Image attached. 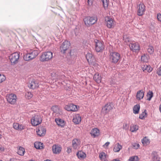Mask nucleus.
Returning <instances> with one entry per match:
<instances>
[{"instance_id": "nucleus-49", "label": "nucleus", "mask_w": 161, "mask_h": 161, "mask_svg": "<svg viewBox=\"0 0 161 161\" xmlns=\"http://www.w3.org/2000/svg\"><path fill=\"white\" fill-rule=\"evenodd\" d=\"M24 129V126L22 125H20L19 124V129L18 130H21Z\"/></svg>"}, {"instance_id": "nucleus-48", "label": "nucleus", "mask_w": 161, "mask_h": 161, "mask_svg": "<svg viewBox=\"0 0 161 161\" xmlns=\"http://www.w3.org/2000/svg\"><path fill=\"white\" fill-rule=\"evenodd\" d=\"M157 18L158 20L161 22V14L160 13L157 14Z\"/></svg>"}, {"instance_id": "nucleus-40", "label": "nucleus", "mask_w": 161, "mask_h": 161, "mask_svg": "<svg viewBox=\"0 0 161 161\" xmlns=\"http://www.w3.org/2000/svg\"><path fill=\"white\" fill-rule=\"evenodd\" d=\"M104 8L107 7L108 5V0H101Z\"/></svg>"}, {"instance_id": "nucleus-44", "label": "nucleus", "mask_w": 161, "mask_h": 161, "mask_svg": "<svg viewBox=\"0 0 161 161\" xmlns=\"http://www.w3.org/2000/svg\"><path fill=\"white\" fill-rule=\"evenodd\" d=\"M6 77L4 75L0 74V83L4 81Z\"/></svg>"}, {"instance_id": "nucleus-43", "label": "nucleus", "mask_w": 161, "mask_h": 161, "mask_svg": "<svg viewBox=\"0 0 161 161\" xmlns=\"http://www.w3.org/2000/svg\"><path fill=\"white\" fill-rule=\"evenodd\" d=\"M133 148L135 149H137L140 147V145L138 143H134L132 144Z\"/></svg>"}, {"instance_id": "nucleus-41", "label": "nucleus", "mask_w": 161, "mask_h": 161, "mask_svg": "<svg viewBox=\"0 0 161 161\" xmlns=\"http://www.w3.org/2000/svg\"><path fill=\"white\" fill-rule=\"evenodd\" d=\"M25 97L27 98L30 99L33 97V95L31 92H28L25 93Z\"/></svg>"}, {"instance_id": "nucleus-8", "label": "nucleus", "mask_w": 161, "mask_h": 161, "mask_svg": "<svg viewBox=\"0 0 161 161\" xmlns=\"http://www.w3.org/2000/svg\"><path fill=\"white\" fill-rule=\"evenodd\" d=\"M70 45V43L67 40H65L62 43L60 46V49L61 52L63 53H65L66 51L68 50Z\"/></svg>"}, {"instance_id": "nucleus-12", "label": "nucleus", "mask_w": 161, "mask_h": 161, "mask_svg": "<svg viewBox=\"0 0 161 161\" xmlns=\"http://www.w3.org/2000/svg\"><path fill=\"white\" fill-rule=\"evenodd\" d=\"M64 108L68 111H76L78 110L79 107L78 106L71 103L66 105Z\"/></svg>"}, {"instance_id": "nucleus-7", "label": "nucleus", "mask_w": 161, "mask_h": 161, "mask_svg": "<svg viewBox=\"0 0 161 161\" xmlns=\"http://www.w3.org/2000/svg\"><path fill=\"white\" fill-rule=\"evenodd\" d=\"M42 121L40 115H35L33 116L31 119V124L33 126H36L41 124Z\"/></svg>"}, {"instance_id": "nucleus-18", "label": "nucleus", "mask_w": 161, "mask_h": 161, "mask_svg": "<svg viewBox=\"0 0 161 161\" xmlns=\"http://www.w3.org/2000/svg\"><path fill=\"white\" fill-rule=\"evenodd\" d=\"M61 147L58 145H53L52 147V150L54 154H59L61 152Z\"/></svg>"}, {"instance_id": "nucleus-20", "label": "nucleus", "mask_w": 161, "mask_h": 161, "mask_svg": "<svg viewBox=\"0 0 161 161\" xmlns=\"http://www.w3.org/2000/svg\"><path fill=\"white\" fill-rule=\"evenodd\" d=\"M102 79L101 75L98 73H95L93 76V79L98 83L101 82Z\"/></svg>"}, {"instance_id": "nucleus-13", "label": "nucleus", "mask_w": 161, "mask_h": 161, "mask_svg": "<svg viewBox=\"0 0 161 161\" xmlns=\"http://www.w3.org/2000/svg\"><path fill=\"white\" fill-rule=\"evenodd\" d=\"M129 46L130 49L133 52H138L140 49L139 44L137 42L131 43L129 44Z\"/></svg>"}, {"instance_id": "nucleus-58", "label": "nucleus", "mask_w": 161, "mask_h": 161, "mask_svg": "<svg viewBox=\"0 0 161 161\" xmlns=\"http://www.w3.org/2000/svg\"><path fill=\"white\" fill-rule=\"evenodd\" d=\"M29 161H35L34 160H33L32 159H31L30 160H29Z\"/></svg>"}, {"instance_id": "nucleus-37", "label": "nucleus", "mask_w": 161, "mask_h": 161, "mask_svg": "<svg viewBox=\"0 0 161 161\" xmlns=\"http://www.w3.org/2000/svg\"><path fill=\"white\" fill-rule=\"evenodd\" d=\"M147 115V114L146 112V110H145L144 112H143L140 114L139 118L142 119H143L145 118V117H146Z\"/></svg>"}, {"instance_id": "nucleus-3", "label": "nucleus", "mask_w": 161, "mask_h": 161, "mask_svg": "<svg viewBox=\"0 0 161 161\" xmlns=\"http://www.w3.org/2000/svg\"><path fill=\"white\" fill-rule=\"evenodd\" d=\"M53 57V53L50 51H47L43 53L40 58L41 61L44 62L47 61L52 59Z\"/></svg>"}, {"instance_id": "nucleus-35", "label": "nucleus", "mask_w": 161, "mask_h": 161, "mask_svg": "<svg viewBox=\"0 0 161 161\" xmlns=\"http://www.w3.org/2000/svg\"><path fill=\"white\" fill-rule=\"evenodd\" d=\"M154 50L153 47L151 45H149L147 48V51L150 54H153L154 52Z\"/></svg>"}, {"instance_id": "nucleus-4", "label": "nucleus", "mask_w": 161, "mask_h": 161, "mask_svg": "<svg viewBox=\"0 0 161 161\" xmlns=\"http://www.w3.org/2000/svg\"><path fill=\"white\" fill-rule=\"evenodd\" d=\"M95 46V50L97 52H102L104 48L103 43L97 40L94 41Z\"/></svg>"}, {"instance_id": "nucleus-38", "label": "nucleus", "mask_w": 161, "mask_h": 161, "mask_svg": "<svg viewBox=\"0 0 161 161\" xmlns=\"http://www.w3.org/2000/svg\"><path fill=\"white\" fill-rule=\"evenodd\" d=\"M99 157L101 160H104L106 158V155L104 152L101 153L99 155Z\"/></svg>"}, {"instance_id": "nucleus-42", "label": "nucleus", "mask_w": 161, "mask_h": 161, "mask_svg": "<svg viewBox=\"0 0 161 161\" xmlns=\"http://www.w3.org/2000/svg\"><path fill=\"white\" fill-rule=\"evenodd\" d=\"M141 60L143 62H147L148 61L147 58L145 55H143L141 57Z\"/></svg>"}, {"instance_id": "nucleus-60", "label": "nucleus", "mask_w": 161, "mask_h": 161, "mask_svg": "<svg viewBox=\"0 0 161 161\" xmlns=\"http://www.w3.org/2000/svg\"><path fill=\"white\" fill-rule=\"evenodd\" d=\"M0 161H2V160H0Z\"/></svg>"}, {"instance_id": "nucleus-11", "label": "nucleus", "mask_w": 161, "mask_h": 161, "mask_svg": "<svg viewBox=\"0 0 161 161\" xmlns=\"http://www.w3.org/2000/svg\"><path fill=\"white\" fill-rule=\"evenodd\" d=\"M7 101L11 104H14L16 101L17 97L14 94L11 93L6 96Z\"/></svg>"}, {"instance_id": "nucleus-9", "label": "nucleus", "mask_w": 161, "mask_h": 161, "mask_svg": "<svg viewBox=\"0 0 161 161\" xmlns=\"http://www.w3.org/2000/svg\"><path fill=\"white\" fill-rule=\"evenodd\" d=\"M51 109L53 112V115L55 117H59L63 114L61 109L58 106L55 105L52 106Z\"/></svg>"}, {"instance_id": "nucleus-25", "label": "nucleus", "mask_w": 161, "mask_h": 161, "mask_svg": "<svg viewBox=\"0 0 161 161\" xmlns=\"http://www.w3.org/2000/svg\"><path fill=\"white\" fill-rule=\"evenodd\" d=\"M144 96V92L142 90H140L137 92L136 97L138 100H141L143 98Z\"/></svg>"}, {"instance_id": "nucleus-29", "label": "nucleus", "mask_w": 161, "mask_h": 161, "mask_svg": "<svg viewBox=\"0 0 161 161\" xmlns=\"http://www.w3.org/2000/svg\"><path fill=\"white\" fill-rule=\"evenodd\" d=\"M140 109V106L139 104H136L134 106L133 108V113L136 114L139 113Z\"/></svg>"}, {"instance_id": "nucleus-17", "label": "nucleus", "mask_w": 161, "mask_h": 161, "mask_svg": "<svg viewBox=\"0 0 161 161\" xmlns=\"http://www.w3.org/2000/svg\"><path fill=\"white\" fill-rule=\"evenodd\" d=\"M86 58L90 65H92L94 64V57L92 53H88L86 55Z\"/></svg>"}, {"instance_id": "nucleus-52", "label": "nucleus", "mask_w": 161, "mask_h": 161, "mask_svg": "<svg viewBox=\"0 0 161 161\" xmlns=\"http://www.w3.org/2000/svg\"><path fill=\"white\" fill-rule=\"evenodd\" d=\"M88 5H90L92 4V0H88Z\"/></svg>"}, {"instance_id": "nucleus-50", "label": "nucleus", "mask_w": 161, "mask_h": 161, "mask_svg": "<svg viewBox=\"0 0 161 161\" xmlns=\"http://www.w3.org/2000/svg\"><path fill=\"white\" fill-rule=\"evenodd\" d=\"M69 54L72 58H75V56H74L73 54H72V51L71 50L69 52Z\"/></svg>"}, {"instance_id": "nucleus-32", "label": "nucleus", "mask_w": 161, "mask_h": 161, "mask_svg": "<svg viewBox=\"0 0 161 161\" xmlns=\"http://www.w3.org/2000/svg\"><path fill=\"white\" fill-rule=\"evenodd\" d=\"M23 58L24 60L25 61H29L33 59L29 53L27 52L26 54L24 55Z\"/></svg>"}, {"instance_id": "nucleus-6", "label": "nucleus", "mask_w": 161, "mask_h": 161, "mask_svg": "<svg viewBox=\"0 0 161 161\" xmlns=\"http://www.w3.org/2000/svg\"><path fill=\"white\" fill-rule=\"evenodd\" d=\"M19 57V53L18 52H15L9 56V59L12 64H14L18 63Z\"/></svg>"}, {"instance_id": "nucleus-14", "label": "nucleus", "mask_w": 161, "mask_h": 161, "mask_svg": "<svg viewBox=\"0 0 161 161\" xmlns=\"http://www.w3.org/2000/svg\"><path fill=\"white\" fill-rule=\"evenodd\" d=\"M145 11V6L143 3H141L139 5L137 14L139 16H142L144 14Z\"/></svg>"}, {"instance_id": "nucleus-56", "label": "nucleus", "mask_w": 161, "mask_h": 161, "mask_svg": "<svg viewBox=\"0 0 161 161\" xmlns=\"http://www.w3.org/2000/svg\"><path fill=\"white\" fill-rule=\"evenodd\" d=\"M44 161H51V160H50L47 159L46 160H45Z\"/></svg>"}, {"instance_id": "nucleus-22", "label": "nucleus", "mask_w": 161, "mask_h": 161, "mask_svg": "<svg viewBox=\"0 0 161 161\" xmlns=\"http://www.w3.org/2000/svg\"><path fill=\"white\" fill-rule=\"evenodd\" d=\"M91 135L94 137L98 136L99 134V130L97 128L93 129L91 131Z\"/></svg>"}, {"instance_id": "nucleus-36", "label": "nucleus", "mask_w": 161, "mask_h": 161, "mask_svg": "<svg viewBox=\"0 0 161 161\" xmlns=\"http://www.w3.org/2000/svg\"><path fill=\"white\" fill-rule=\"evenodd\" d=\"M153 96V93L152 91H149V92L147 93V96L148 98L147 100L148 101H150L152 98Z\"/></svg>"}, {"instance_id": "nucleus-21", "label": "nucleus", "mask_w": 161, "mask_h": 161, "mask_svg": "<svg viewBox=\"0 0 161 161\" xmlns=\"http://www.w3.org/2000/svg\"><path fill=\"white\" fill-rule=\"evenodd\" d=\"M81 120V116L79 114L75 115L73 119V121L76 124H78L80 123Z\"/></svg>"}, {"instance_id": "nucleus-10", "label": "nucleus", "mask_w": 161, "mask_h": 161, "mask_svg": "<svg viewBox=\"0 0 161 161\" xmlns=\"http://www.w3.org/2000/svg\"><path fill=\"white\" fill-rule=\"evenodd\" d=\"M113 106L110 103H108L103 106L102 109L101 113L104 115L108 113L113 108Z\"/></svg>"}, {"instance_id": "nucleus-61", "label": "nucleus", "mask_w": 161, "mask_h": 161, "mask_svg": "<svg viewBox=\"0 0 161 161\" xmlns=\"http://www.w3.org/2000/svg\"><path fill=\"white\" fill-rule=\"evenodd\" d=\"M160 100H161V98H160Z\"/></svg>"}, {"instance_id": "nucleus-53", "label": "nucleus", "mask_w": 161, "mask_h": 161, "mask_svg": "<svg viewBox=\"0 0 161 161\" xmlns=\"http://www.w3.org/2000/svg\"><path fill=\"white\" fill-rule=\"evenodd\" d=\"M71 151V149L70 148L68 147L67 148V152L68 153H70Z\"/></svg>"}, {"instance_id": "nucleus-5", "label": "nucleus", "mask_w": 161, "mask_h": 161, "mask_svg": "<svg viewBox=\"0 0 161 161\" xmlns=\"http://www.w3.org/2000/svg\"><path fill=\"white\" fill-rule=\"evenodd\" d=\"M105 22L107 27L108 28H113L115 24V22L112 18L107 16L105 18Z\"/></svg>"}, {"instance_id": "nucleus-15", "label": "nucleus", "mask_w": 161, "mask_h": 161, "mask_svg": "<svg viewBox=\"0 0 161 161\" xmlns=\"http://www.w3.org/2000/svg\"><path fill=\"white\" fill-rule=\"evenodd\" d=\"M33 59L35 58L40 53V52L37 49H30L27 51Z\"/></svg>"}, {"instance_id": "nucleus-24", "label": "nucleus", "mask_w": 161, "mask_h": 161, "mask_svg": "<svg viewBox=\"0 0 161 161\" xmlns=\"http://www.w3.org/2000/svg\"><path fill=\"white\" fill-rule=\"evenodd\" d=\"M55 121L58 125L61 127H64L65 125V122L63 119L57 118L55 119Z\"/></svg>"}, {"instance_id": "nucleus-23", "label": "nucleus", "mask_w": 161, "mask_h": 161, "mask_svg": "<svg viewBox=\"0 0 161 161\" xmlns=\"http://www.w3.org/2000/svg\"><path fill=\"white\" fill-rule=\"evenodd\" d=\"M46 130L43 127L41 128L40 129H38L36 130V133L38 135L42 136L44 135L46 133Z\"/></svg>"}, {"instance_id": "nucleus-2", "label": "nucleus", "mask_w": 161, "mask_h": 161, "mask_svg": "<svg viewBox=\"0 0 161 161\" xmlns=\"http://www.w3.org/2000/svg\"><path fill=\"white\" fill-rule=\"evenodd\" d=\"M97 20V18L96 16L86 17L83 19L85 24L87 26H90L94 24Z\"/></svg>"}, {"instance_id": "nucleus-16", "label": "nucleus", "mask_w": 161, "mask_h": 161, "mask_svg": "<svg viewBox=\"0 0 161 161\" xmlns=\"http://www.w3.org/2000/svg\"><path fill=\"white\" fill-rule=\"evenodd\" d=\"M28 86L30 89H34L38 87V83L37 81L33 80L28 83Z\"/></svg>"}, {"instance_id": "nucleus-51", "label": "nucleus", "mask_w": 161, "mask_h": 161, "mask_svg": "<svg viewBox=\"0 0 161 161\" xmlns=\"http://www.w3.org/2000/svg\"><path fill=\"white\" fill-rule=\"evenodd\" d=\"M110 142H106L103 146V147H108L109 144Z\"/></svg>"}, {"instance_id": "nucleus-45", "label": "nucleus", "mask_w": 161, "mask_h": 161, "mask_svg": "<svg viewBox=\"0 0 161 161\" xmlns=\"http://www.w3.org/2000/svg\"><path fill=\"white\" fill-rule=\"evenodd\" d=\"M13 127L16 130H18L19 124L18 123H14L13 125Z\"/></svg>"}, {"instance_id": "nucleus-31", "label": "nucleus", "mask_w": 161, "mask_h": 161, "mask_svg": "<svg viewBox=\"0 0 161 161\" xmlns=\"http://www.w3.org/2000/svg\"><path fill=\"white\" fill-rule=\"evenodd\" d=\"M25 152V148L21 147H19L18 149L17 153L20 156H23Z\"/></svg>"}, {"instance_id": "nucleus-55", "label": "nucleus", "mask_w": 161, "mask_h": 161, "mask_svg": "<svg viewBox=\"0 0 161 161\" xmlns=\"http://www.w3.org/2000/svg\"><path fill=\"white\" fill-rule=\"evenodd\" d=\"M159 110L160 112L161 113V105H160L159 106Z\"/></svg>"}, {"instance_id": "nucleus-26", "label": "nucleus", "mask_w": 161, "mask_h": 161, "mask_svg": "<svg viewBox=\"0 0 161 161\" xmlns=\"http://www.w3.org/2000/svg\"><path fill=\"white\" fill-rule=\"evenodd\" d=\"M34 146L37 149H42L43 148V143L40 142H35L34 143Z\"/></svg>"}, {"instance_id": "nucleus-19", "label": "nucleus", "mask_w": 161, "mask_h": 161, "mask_svg": "<svg viewBox=\"0 0 161 161\" xmlns=\"http://www.w3.org/2000/svg\"><path fill=\"white\" fill-rule=\"evenodd\" d=\"M80 144V141L78 139H74L72 141V147L74 149H77Z\"/></svg>"}, {"instance_id": "nucleus-57", "label": "nucleus", "mask_w": 161, "mask_h": 161, "mask_svg": "<svg viewBox=\"0 0 161 161\" xmlns=\"http://www.w3.org/2000/svg\"><path fill=\"white\" fill-rule=\"evenodd\" d=\"M2 135L0 134V139L2 138Z\"/></svg>"}, {"instance_id": "nucleus-28", "label": "nucleus", "mask_w": 161, "mask_h": 161, "mask_svg": "<svg viewBox=\"0 0 161 161\" xmlns=\"http://www.w3.org/2000/svg\"><path fill=\"white\" fill-rule=\"evenodd\" d=\"M142 69L143 71H147L149 73L151 72L152 70L150 66L147 65H144V66L142 67Z\"/></svg>"}, {"instance_id": "nucleus-34", "label": "nucleus", "mask_w": 161, "mask_h": 161, "mask_svg": "<svg viewBox=\"0 0 161 161\" xmlns=\"http://www.w3.org/2000/svg\"><path fill=\"white\" fill-rule=\"evenodd\" d=\"M139 126L137 125H133L130 127V130L132 132H135L138 130Z\"/></svg>"}, {"instance_id": "nucleus-59", "label": "nucleus", "mask_w": 161, "mask_h": 161, "mask_svg": "<svg viewBox=\"0 0 161 161\" xmlns=\"http://www.w3.org/2000/svg\"><path fill=\"white\" fill-rule=\"evenodd\" d=\"M41 131H40V133H41Z\"/></svg>"}, {"instance_id": "nucleus-1", "label": "nucleus", "mask_w": 161, "mask_h": 161, "mask_svg": "<svg viewBox=\"0 0 161 161\" xmlns=\"http://www.w3.org/2000/svg\"><path fill=\"white\" fill-rule=\"evenodd\" d=\"M109 59L111 63L114 64L117 63L121 58L120 54L118 52H112L110 53Z\"/></svg>"}, {"instance_id": "nucleus-27", "label": "nucleus", "mask_w": 161, "mask_h": 161, "mask_svg": "<svg viewBox=\"0 0 161 161\" xmlns=\"http://www.w3.org/2000/svg\"><path fill=\"white\" fill-rule=\"evenodd\" d=\"M122 148V146L118 143L115 145L113 150L114 152H119Z\"/></svg>"}, {"instance_id": "nucleus-39", "label": "nucleus", "mask_w": 161, "mask_h": 161, "mask_svg": "<svg viewBox=\"0 0 161 161\" xmlns=\"http://www.w3.org/2000/svg\"><path fill=\"white\" fill-rule=\"evenodd\" d=\"M138 158L137 156H132L129 159V161H137Z\"/></svg>"}, {"instance_id": "nucleus-46", "label": "nucleus", "mask_w": 161, "mask_h": 161, "mask_svg": "<svg viewBox=\"0 0 161 161\" xmlns=\"http://www.w3.org/2000/svg\"><path fill=\"white\" fill-rule=\"evenodd\" d=\"M129 125L127 123H125L123 125V128L125 130H127L128 129Z\"/></svg>"}, {"instance_id": "nucleus-47", "label": "nucleus", "mask_w": 161, "mask_h": 161, "mask_svg": "<svg viewBox=\"0 0 161 161\" xmlns=\"http://www.w3.org/2000/svg\"><path fill=\"white\" fill-rule=\"evenodd\" d=\"M157 73L158 75L161 76V66L158 69Z\"/></svg>"}, {"instance_id": "nucleus-30", "label": "nucleus", "mask_w": 161, "mask_h": 161, "mask_svg": "<svg viewBox=\"0 0 161 161\" xmlns=\"http://www.w3.org/2000/svg\"><path fill=\"white\" fill-rule=\"evenodd\" d=\"M142 142L143 145H147L149 144L150 142L149 139L147 137H145L142 140Z\"/></svg>"}, {"instance_id": "nucleus-54", "label": "nucleus", "mask_w": 161, "mask_h": 161, "mask_svg": "<svg viewBox=\"0 0 161 161\" xmlns=\"http://www.w3.org/2000/svg\"><path fill=\"white\" fill-rule=\"evenodd\" d=\"M112 161H121L118 159H114L113 160H112Z\"/></svg>"}, {"instance_id": "nucleus-33", "label": "nucleus", "mask_w": 161, "mask_h": 161, "mask_svg": "<svg viewBox=\"0 0 161 161\" xmlns=\"http://www.w3.org/2000/svg\"><path fill=\"white\" fill-rule=\"evenodd\" d=\"M76 155L79 158H84L86 156V154L82 151H79L77 153Z\"/></svg>"}]
</instances>
